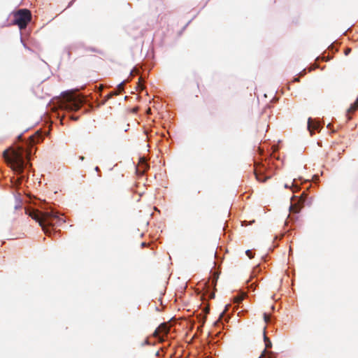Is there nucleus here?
I'll return each instance as SVG.
<instances>
[{
  "instance_id": "f257e3e1",
  "label": "nucleus",
  "mask_w": 358,
  "mask_h": 358,
  "mask_svg": "<svg viewBox=\"0 0 358 358\" xmlns=\"http://www.w3.org/2000/svg\"><path fill=\"white\" fill-rule=\"evenodd\" d=\"M41 211L26 209L25 213L38 223L44 233L50 236L61 234V230L56 229L66 222L64 213L59 210L55 203H45L41 206Z\"/></svg>"
},
{
  "instance_id": "f03ea898",
  "label": "nucleus",
  "mask_w": 358,
  "mask_h": 358,
  "mask_svg": "<svg viewBox=\"0 0 358 358\" xmlns=\"http://www.w3.org/2000/svg\"><path fill=\"white\" fill-rule=\"evenodd\" d=\"M9 149H6L2 157L6 164L10 167L13 173L17 176L19 182L25 181L29 176L31 168L29 161L34 155L31 148L20 146L17 149L12 151L8 155Z\"/></svg>"
},
{
  "instance_id": "7ed1b4c3",
  "label": "nucleus",
  "mask_w": 358,
  "mask_h": 358,
  "mask_svg": "<svg viewBox=\"0 0 358 358\" xmlns=\"http://www.w3.org/2000/svg\"><path fill=\"white\" fill-rule=\"evenodd\" d=\"M260 150L261 159L255 162L254 173L256 179L261 182H265L270 179L274 174V169L278 166L273 162V159L276 158L273 153L264 154L263 150L258 148Z\"/></svg>"
},
{
  "instance_id": "20e7f679",
  "label": "nucleus",
  "mask_w": 358,
  "mask_h": 358,
  "mask_svg": "<svg viewBox=\"0 0 358 358\" xmlns=\"http://www.w3.org/2000/svg\"><path fill=\"white\" fill-rule=\"evenodd\" d=\"M9 15L13 16V20L9 24L4 22L1 27H8L11 24H16L21 30L25 27L27 23L31 20V15L29 10L27 8H21L18 10H13Z\"/></svg>"
},
{
  "instance_id": "39448f33",
  "label": "nucleus",
  "mask_w": 358,
  "mask_h": 358,
  "mask_svg": "<svg viewBox=\"0 0 358 358\" xmlns=\"http://www.w3.org/2000/svg\"><path fill=\"white\" fill-rule=\"evenodd\" d=\"M323 124L324 123H322L320 120L309 117L307 122V129L310 135L313 136L315 132L320 131Z\"/></svg>"
},
{
  "instance_id": "423d86ee",
  "label": "nucleus",
  "mask_w": 358,
  "mask_h": 358,
  "mask_svg": "<svg viewBox=\"0 0 358 358\" xmlns=\"http://www.w3.org/2000/svg\"><path fill=\"white\" fill-rule=\"evenodd\" d=\"M229 307V304H227L225 306L224 310L220 314L218 320L216 322H215V325H222L223 327L224 324L228 322L229 319V314H227V311L228 310V308Z\"/></svg>"
},
{
  "instance_id": "0eeeda50",
  "label": "nucleus",
  "mask_w": 358,
  "mask_h": 358,
  "mask_svg": "<svg viewBox=\"0 0 358 358\" xmlns=\"http://www.w3.org/2000/svg\"><path fill=\"white\" fill-rule=\"evenodd\" d=\"M298 180H303V182H308L307 180H304L302 178H299V179H294L292 181V184L289 186L287 184H285L284 187L286 189H292L294 192H296L301 189V185L298 183Z\"/></svg>"
},
{
  "instance_id": "6e6552de",
  "label": "nucleus",
  "mask_w": 358,
  "mask_h": 358,
  "mask_svg": "<svg viewBox=\"0 0 358 358\" xmlns=\"http://www.w3.org/2000/svg\"><path fill=\"white\" fill-rule=\"evenodd\" d=\"M308 189L303 191L301 194L300 199L302 201L303 205L310 206L312 205L313 199L312 197L308 196Z\"/></svg>"
},
{
  "instance_id": "1a4fd4ad",
  "label": "nucleus",
  "mask_w": 358,
  "mask_h": 358,
  "mask_svg": "<svg viewBox=\"0 0 358 358\" xmlns=\"http://www.w3.org/2000/svg\"><path fill=\"white\" fill-rule=\"evenodd\" d=\"M208 312V308L205 307L202 310V313L197 317L199 322H200L201 324H203L205 322L206 317Z\"/></svg>"
},
{
  "instance_id": "9d476101",
  "label": "nucleus",
  "mask_w": 358,
  "mask_h": 358,
  "mask_svg": "<svg viewBox=\"0 0 358 358\" xmlns=\"http://www.w3.org/2000/svg\"><path fill=\"white\" fill-rule=\"evenodd\" d=\"M215 296V294L213 292L210 291V289H207L205 293L202 296L203 300H207V299H214Z\"/></svg>"
},
{
  "instance_id": "9b49d317",
  "label": "nucleus",
  "mask_w": 358,
  "mask_h": 358,
  "mask_svg": "<svg viewBox=\"0 0 358 358\" xmlns=\"http://www.w3.org/2000/svg\"><path fill=\"white\" fill-rule=\"evenodd\" d=\"M307 72L306 69H303L301 71H300L298 74L294 76L293 78V82H299L300 80V77L303 76Z\"/></svg>"
},
{
  "instance_id": "f8f14e48",
  "label": "nucleus",
  "mask_w": 358,
  "mask_h": 358,
  "mask_svg": "<svg viewBox=\"0 0 358 358\" xmlns=\"http://www.w3.org/2000/svg\"><path fill=\"white\" fill-rule=\"evenodd\" d=\"M262 271V266L258 264L252 270V275L255 276L256 274L261 273Z\"/></svg>"
},
{
  "instance_id": "ddd939ff",
  "label": "nucleus",
  "mask_w": 358,
  "mask_h": 358,
  "mask_svg": "<svg viewBox=\"0 0 358 358\" xmlns=\"http://www.w3.org/2000/svg\"><path fill=\"white\" fill-rule=\"evenodd\" d=\"M14 197H15V203H22V199L20 193H15Z\"/></svg>"
},
{
  "instance_id": "4468645a",
  "label": "nucleus",
  "mask_w": 358,
  "mask_h": 358,
  "mask_svg": "<svg viewBox=\"0 0 358 358\" xmlns=\"http://www.w3.org/2000/svg\"><path fill=\"white\" fill-rule=\"evenodd\" d=\"M335 44H336V42H334L332 43L329 47H328V49L329 50H331L333 51L334 50L335 52L338 51V45H337L336 46H335Z\"/></svg>"
},
{
  "instance_id": "2eb2a0df",
  "label": "nucleus",
  "mask_w": 358,
  "mask_h": 358,
  "mask_svg": "<svg viewBox=\"0 0 358 358\" xmlns=\"http://www.w3.org/2000/svg\"><path fill=\"white\" fill-rule=\"evenodd\" d=\"M264 343L266 348H271L272 344L271 341L268 340L266 336H264Z\"/></svg>"
},
{
  "instance_id": "dca6fc26",
  "label": "nucleus",
  "mask_w": 358,
  "mask_h": 358,
  "mask_svg": "<svg viewBox=\"0 0 358 358\" xmlns=\"http://www.w3.org/2000/svg\"><path fill=\"white\" fill-rule=\"evenodd\" d=\"M87 50H90L91 52H97V53H99V54H103V52L100 50H98L95 48H93V47H90L87 49Z\"/></svg>"
},
{
  "instance_id": "f3484780",
  "label": "nucleus",
  "mask_w": 358,
  "mask_h": 358,
  "mask_svg": "<svg viewBox=\"0 0 358 358\" xmlns=\"http://www.w3.org/2000/svg\"><path fill=\"white\" fill-rule=\"evenodd\" d=\"M255 222V220H252L250 221L243 220V221H242V226H248L250 224H252Z\"/></svg>"
},
{
  "instance_id": "a211bd4d",
  "label": "nucleus",
  "mask_w": 358,
  "mask_h": 358,
  "mask_svg": "<svg viewBox=\"0 0 358 358\" xmlns=\"http://www.w3.org/2000/svg\"><path fill=\"white\" fill-rule=\"evenodd\" d=\"M327 128L329 130L330 133L333 134L336 132V130L332 127V125L331 123H329L327 125Z\"/></svg>"
},
{
  "instance_id": "6ab92c4d",
  "label": "nucleus",
  "mask_w": 358,
  "mask_h": 358,
  "mask_svg": "<svg viewBox=\"0 0 358 358\" xmlns=\"http://www.w3.org/2000/svg\"><path fill=\"white\" fill-rule=\"evenodd\" d=\"M245 254L250 259H252L253 257L252 252L251 250H247L245 251Z\"/></svg>"
},
{
  "instance_id": "aec40b11",
  "label": "nucleus",
  "mask_w": 358,
  "mask_h": 358,
  "mask_svg": "<svg viewBox=\"0 0 358 358\" xmlns=\"http://www.w3.org/2000/svg\"><path fill=\"white\" fill-rule=\"evenodd\" d=\"M332 58H333L332 56H329L328 55L327 57H326L324 55H322V60L323 61L327 62V61H329L330 59H331Z\"/></svg>"
},
{
  "instance_id": "412c9836",
  "label": "nucleus",
  "mask_w": 358,
  "mask_h": 358,
  "mask_svg": "<svg viewBox=\"0 0 358 358\" xmlns=\"http://www.w3.org/2000/svg\"><path fill=\"white\" fill-rule=\"evenodd\" d=\"M351 52V49L346 48L344 50L345 55L348 56Z\"/></svg>"
},
{
  "instance_id": "4be33fe9",
  "label": "nucleus",
  "mask_w": 358,
  "mask_h": 358,
  "mask_svg": "<svg viewBox=\"0 0 358 358\" xmlns=\"http://www.w3.org/2000/svg\"><path fill=\"white\" fill-rule=\"evenodd\" d=\"M94 171H95L96 172H97V173H98V176H99V177H101V171H100V169H99V166H95V168H94Z\"/></svg>"
},
{
  "instance_id": "5701e85b",
  "label": "nucleus",
  "mask_w": 358,
  "mask_h": 358,
  "mask_svg": "<svg viewBox=\"0 0 358 358\" xmlns=\"http://www.w3.org/2000/svg\"><path fill=\"white\" fill-rule=\"evenodd\" d=\"M204 355H205L206 358H213V355L211 352H209V354H208L207 352H205Z\"/></svg>"
},
{
  "instance_id": "b1692460",
  "label": "nucleus",
  "mask_w": 358,
  "mask_h": 358,
  "mask_svg": "<svg viewBox=\"0 0 358 358\" xmlns=\"http://www.w3.org/2000/svg\"><path fill=\"white\" fill-rule=\"evenodd\" d=\"M150 345V341L148 339H145L142 343H141V346H145V345Z\"/></svg>"
},
{
  "instance_id": "393cba45",
  "label": "nucleus",
  "mask_w": 358,
  "mask_h": 358,
  "mask_svg": "<svg viewBox=\"0 0 358 358\" xmlns=\"http://www.w3.org/2000/svg\"><path fill=\"white\" fill-rule=\"evenodd\" d=\"M21 207H22L21 203H15L14 208L15 210H17V209L21 208Z\"/></svg>"
},
{
  "instance_id": "a878e982",
  "label": "nucleus",
  "mask_w": 358,
  "mask_h": 358,
  "mask_svg": "<svg viewBox=\"0 0 358 358\" xmlns=\"http://www.w3.org/2000/svg\"><path fill=\"white\" fill-rule=\"evenodd\" d=\"M262 259L264 262H266L268 260V256L266 255H264L262 257Z\"/></svg>"
},
{
  "instance_id": "bb28decb",
  "label": "nucleus",
  "mask_w": 358,
  "mask_h": 358,
  "mask_svg": "<svg viewBox=\"0 0 358 358\" xmlns=\"http://www.w3.org/2000/svg\"><path fill=\"white\" fill-rule=\"evenodd\" d=\"M75 1H76V0H71V1L69 3V4H68V6H67V8H70V7L73 4V3L75 2Z\"/></svg>"
},
{
  "instance_id": "cd10ccee",
  "label": "nucleus",
  "mask_w": 358,
  "mask_h": 358,
  "mask_svg": "<svg viewBox=\"0 0 358 358\" xmlns=\"http://www.w3.org/2000/svg\"><path fill=\"white\" fill-rule=\"evenodd\" d=\"M75 1H76V0H71V1L69 3V4H68V6H67V8H70V7L73 4V3L75 2Z\"/></svg>"
},
{
  "instance_id": "c85d7f7f",
  "label": "nucleus",
  "mask_w": 358,
  "mask_h": 358,
  "mask_svg": "<svg viewBox=\"0 0 358 358\" xmlns=\"http://www.w3.org/2000/svg\"><path fill=\"white\" fill-rule=\"evenodd\" d=\"M20 41H21V43H22L23 46H24L25 48H28V47L27 46V45L25 44V43L23 41L22 36L20 37Z\"/></svg>"
},
{
  "instance_id": "c756f323",
  "label": "nucleus",
  "mask_w": 358,
  "mask_h": 358,
  "mask_svg": "<svg viewBox=\"0 0 358 358\" xmlns=\"http://www.w3.org/2000/svg\"><path fill=\"white\" fill-rule=\"evenodd\" d=\"M290 219H292V220L293 219V221L296 222L298 220V216L297 215H294L292 217H291Z\"/></svg>"
},
{
  "instance_id": "7c9ffc66",
  "label": "nucleus",
  "mask_w": 358,
  "mask_h": 358,
  "mask_svg": "<svg viewBox=\"0 0 358 358\" xmlns=\"http://www.w3.org/2000/svg\"><path fill=\"white\" fill-rule=\"evenodd\" d=\"M191 21H192V20H189V22H187V24L183 27V28H182V31H183L184 29H186V27L189 25V24L191 22Z\"/></svg>"
},
{
  "instance_id": "2f4dec72",
  "label": "nucleus",
  "mask_w": 358,
  "mask_h": 358,
  "mask_svg": "<svg viewBox=\"0 0 358 358\" xmlns=\"http://www.w3.org/2000/svg\"><path fill=\"white\" fill-rule=\"evenodd\" d=\"M155 355H156L157 357H159V356H161V352H160V351H157V352H156Z\"/></svg>"
},
{
  "instance_id": "473e14b6",
  "label": "nucleus",
  "mask_w": 358,
  "mask_h": 358,
  "mask_svg": "<svg viewBox=\"0 0 358 358\" xmlns=\"http://www.w3.org/2000/svg\"><path fill=\"white\" fill-rule=\"evenodd\" d=\"M79 159L81 160V161H83L85 159V157L81 155V156L79 157Z\"/></svg>"
},
{
  "instance_id": "72a5a7b5",
  "label": "nucleus",
  "mask_w": 358,
  "mask_h": 358,
  "mask_svg": "<svg viewBox=\"0 0 358 358\" xmlns=\"http://www.w3.org/2000/svg\"><path fill=\"white\" fill-rule=\"evenodd\" d=\"M66 51H67V54H68L69 57H70V56H71V51L69 50H67Z\"/></svg>"
},
{
  "instance_id": "f704fd0d",
  "label": "nucleus",
  "mask_w": 358,
  "mask_h": 358,
  "mask_svg": "<svg viewBox=\"0 0 358 358\" xmlns=\"http://www.w3.org/2000/svg\"><path fill=\"white\" fill-rule=\"evenodd\" d=\"M293 208V206L291 204L289 206V210L291 211Z\"/></svg>"
},
{
  "instance_id": "c9c22d12",
  "label": "nucleus",
  "mask_w": 358,
  "mask_h": 358,
  "mask_svg": "<svg viewBox=\"0 0 358 358\" xmlns=\"http://www.w3.org/2000/svg\"><path fill=\"white\" fill-rule=\"evenodd\" d=\"M22 135H23V133L20 134L17 136V138H20L22 136Z\"/></svg>"
},
{
  "instance_id": "e433bc0d",
  "label": "nucleus",
  "mask_w": 358,
  "mask_h": 358,
  "mask_svg": "<svg viewBox=\"0 0 358 358\" xmlns=\"http://www.w3.org/2000/svg\"><path fill=\"white\" fill-rule=\"evenodd\" d=\"M145 244H146V243H145V242H143V243H141V247H144V246L145 245Z\"/></svg>"
},
{
  "instance_id": "4c0bfd02",
  "label": "nucleus",
  "mask_w": 358,
  "mask_h": 358,
  "mask_svg": "<svg viewBox=\"0 0 358 358\" xmlns=\"http://www.w3.org/2000/svg\"><path fill=\"white\" fill-rule=\"evenodd\" d=\"M209 1H210V0H206V3H205V4L203 5V8L204 6H206V5L208 3V2Z\"/></svg>"
},
{
  "instance_id": "58836bf2",
  "label": "nucleus",
  "mask_w": 358,
  "mask_h": 358,
  "mask_svg": "<svg viewBox=\"0 0 358 358\" xmlns=\"http://www.w3.org/2000/svg\"><path fill=\"white\" fill-rule=\"evenodd\" d=\"M69 90H66V91H64V92H62L61 94H65L67 92H69Z\"/></svg>"
},
{
  "instance_id": "ea45409f",
  "label": "nucleus",
  "mask_w": 358,
  "mask_h": 358,
  "mask_svg": "<svg viewBox=\"0 0 358 358\" xmlns=\"http://www.w3.org/2000/svg\"><path fill=\"white\" fill-rule=\"evenodd\" d=\"M124 81H122V83H120L119 85H118V87H120V85H122L123 84Z\"/></svg>"
},
{
  "instance_id": "a19ab883",
  "label": "nucleus",
  "mask_w": 358,
  "mask_h": 358,
  "mask_svg": "<svg viewBox=\"0 0 358 358\" xmlns=\"http://www.w3.org/2000/svg\"><path fill=\"white\" fill-rule=\"evenodd\" d=\"M294 198H298L297 196H292L291 197V200H292Z\"/></svg>"
},
{
  "instance_id": "79ce46f5",
  "label": "nucleus",
  "mask_w": 358,
  "mask_h": 358,
  "mask_svg": "<svg viewBox=\"0 0 358 358\" xmlns=\"http://www.w3.org/2000/svg\"><path fill=\"white\" fill-rule=\"evenodd\" d=\"M299 213H300V210H298L296 213L299 214Z\"/></svg>"
},
{
  "instance_id": "37998d69",
  "label": "nucleus",
  "mask_w": 358,
  "mask_h": 358,
  "mask_svg": "<svg viewBox=\"0 0 358 358\" xmlns=\"http://www.w3.org/2000/svg\"><path fill=\"white\" fill-rule=\"evenodd\" d=\"M320 57H317L316 60H319Z\"/></svg>"
},
{
  "instance_id": "c03bdc74",
  "label": "nucleus",
  "mask_w": 358,
  "mask_h": 358,
  "mask_svg": "<svg viewBox=\"0 0 358 358\" xmlns=\"http://www.w3.org/2000/svg\"><path fill=\"white\" fill-rule=\"evenodd\" d=\"M258 358H260V357H258Z\"/></svg>"
},
{
  "instance_id": "a18cd8bd",
  "label": "nucleus",
  "mask_w": 358,
  "mask_h": 358,
  "mask_svg": "<svg viewBox=\"0 0 358 358\" xmlns=\"http://www.w3.org/2000/svg\"><path fill=\"white\" fill-rule=\"evenodd\" d=\"M258 358H260V357H258Z\"/></svg>"
},
{
  "instance_id": "49530a36",
  "label": "nucleus",
  "mask_w": 358,
  "mask_h": 358,
  "mask_svg": "<svg viewBox=\"0 0 358 358\" xmlns=\"http://www.w3.org/2000/svg\"><path fill=\"white\" fill-rule=\"evenodd\" d=\"M258 358H260V357H258Z\"/></svg>"
}]
</instances>
